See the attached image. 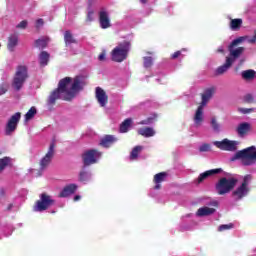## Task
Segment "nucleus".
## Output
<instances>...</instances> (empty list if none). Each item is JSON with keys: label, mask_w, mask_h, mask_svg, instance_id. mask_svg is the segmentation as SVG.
I'll return each mask as SVG.
<instances>
[{"label": "nucleus", "mask_w": 256, "mask_h": 256, "mask_svg": "<svg viewBox=\"0 0 256 256\" xmlns=\"http://www.w3.org/2000/svg\"><path fill=\"white\" fill-rule=\"evenodd\" d=\"M64 41L66 46L73 45V43H77V40L75 39V37H73V34L69 30L65 31L64 33Z\"/></svg>", "instance_id": "obj_28"}, {"label": "nucleus", "mask_w": 256, "mask_h": 256, "mask_svg": "<svg viewBox=\"0 0 256 256\" xmlns=\"http://www.w3.org/2000/svg\"><path fill=\"white\" fill-rule=\"evenodd\" d=\"M59 99H63V94L59 88H56L50 93L47 99V105H49V107H53V105H55Z\"/></svg>", "instance_id": "obj_15"}, {"label": "nucleus", "mask_w": 256, "mask_h": 256, "mask_svg": "<svg viewBox=\"0 0 256 256\" xmlns=\"http://www.w3.org/2000/svg\"><path fill=\"white\" fill-rule=\"evenodd\" d=\"M132 124H133V119L131 118L125 119L120 124V128H119L120 133H127V131H129V128L131 127Z\"/></svg>", "instance_id": "obj_26"}, {"label": "nucleus", "mask_w": 256, "mask_h": 256, "mask_svg": "<svg viewBox=\"0 0 256 256\" xmlns=\"http://www.w3.org/2000/svg\"><path fill=\"white\" fill-rule=\"evenodd\" d=\"M77 191V185L76 184H69L63 188V190L59 193V197L65 198L69 197V195H73Z\"/></svg>", "instance_id": "obj_20"}, {"label": "nucleus", "mask_w": 256, "mask_h": 256, "mask_svg": "<svg viewBox=\"0 0 256 256\" xmlns=\"http://www.w3.org/2000/svg\"><path fill=\"white\" fill-rule=\"evenodd\" d=\"M113 143H117V138L113 135H106L100 141V145L106 148H109Z\"/></svg>", "instance_id": "obj_22"}, {"label": "nucleus", "mask_w": 256, "mask_h": 256, "mask_svg": "<svg viewBox=\"0 0 256 256\" xmlns=\"http://www.w3.org/2000/svg\"><path fill=\"white\" fill-rule=\"evenodd\" d=\"M129 51H131V41L124 40L111 51V60L114 63H123L129 57Z\"/></svg>", "instance_id": "obj_3"}, {"label": "nucleus", "mask_w": 256, "mask_h": 256, "mask_svg": "<svg viewBox=\"0 0 256 256\" xmlns=\"http://www.w3.org/2000/svg\"><path fill=\"white\" fill-rule=\"evenodd\" d=\"M49 45V37H42L35 41V47L45 49Z\"/></svg>", "instance_id": "obj_27"}, {"label": "nucleus", "mask_w": 256, "mask_h": 256, "mask_svg": "<svg viewBox=\"0 0 256 256\" xmlns=\"http://www.w3.org/2000/svg\"><path fill=\"white\" fill-rule=\"evenodd\" d=\"M210 125L213 131H215L216 133H219L221 131V125L219 124V122H217V118L212 117Z\"/></svg>", "instance_id": "obj_33"}, {"label": "nucleus", "mask_w": 256, "mask_h": 256, "mask_svg": "<svg viewBox=\"0 0 256 256\" xmlns=\"http://www.w3.org/2000/svg\"><path fill=\"white\" fill-rule=\"evenodd\" d=\"M37 115V108H35V106H32L28 112L25 114V120L26 121H31V119H33V117H35Z\"/></svg>", "instance_id": "obj_32"}, {"label": "nucleus", "mask_w": 256, "mask_h": 256, "mask_svg": "<svg viewBox=\"0 0 256 256\" xmlns=\"http://www.w3.org/2000/svg\"><path fill=\"white\" fill-rule=\"evenodd\" d=\"M102 153L97 149H90L82 154L83 169L95 165L101 159Z\"/></svg>", "instance_id": "obj_9"}, {"label": "nucleus", "mask_w": 256, "mask_h": 256, "mask_svg": "<svg viewBox=\"0 0 256 256\" xmlns=\"http://www.w3.org/2000/svg\"><path fill=\"white\" fill-rule=\"evenodd\" d=\"M98 59H99V61H105V59H106L105 52L100 53L99 56H98Z\"/></svg>", "instance_id": "obj_46"}, {"label": "nucleus", "mask_w": 256, "mask_h": 256, "mask_svg": "<svg viewBox=\"0 0 256 256\" xmlns=\"http://www.w3.org/2000/svg\"><path fill=\"white\" fill-rule=\"evenodd\" d=\"M143 151L142 146H136L132 149L131 154H130V159L135 160L137 157H139V152Z\"/></svg>", "instance_id": "obj_34"}, {"label": "nucleus", "mask_w": 256, "mask_h": 256, "mask_svg": "<svg viewBox=\"0 0 256 256\" xmlns=\"http://www.w3.org/2000/svg\"><path fill=\"white\" fill-rule=\"evenodd\" d=\"M245 41V37H239L234 39L228 46L229 56L226 57V61L222 66H219L216 69V75H223V73H227L229 69H231V66L239 57L245 53V47H237V45L243 43Z\"/></svg>", "instance_id": "obj_1"}, {"label": "nucleus", "mask_w": 256, "mask_h": 256, "mask_svg": "<svg viewBox=\"0 0 256 256\" xmlns=\"http://www.w3.org/2000/svg\"><path fill=\"white\" fill-rule=\"evenodd\" d=\"M209 205H211V207H219V202L212 201V202L209 203Z\"/></svg>", "instance_id": "obj_50"}, {"label": "nucleus", "mask_w": 256, "mask_h": 256, "mask_svg": "<svg viewBox=\"0 0 256 256\" xmlns=\"http://www.w3.org/2000/svg\"><path fill=\"white\" fill-rule=\"evenodd\" d=\"M153 121H155V117H148L147 119L140 121L138 125H151Z\"/></svg>", "instance_id": "obj_38"}, {"label": "nucleus", "mask_w": 256, "mask_h": 256, "mask_svg": "<svg viewBox=\"0 0 256 256\" xmlns=\"http://www.w3.org/2000/svg\"><path fill=\"white\" fill-rule=\"evenodd\" d=\"M248 43H256V31L254 32V36L248 40Z\"/></svg>", "instance_id": "obj_49"}, {"label": "nucleus", "mask_w": 256, "mask_h": 256, "mask_svg": "<svg viewBox=\"0 0 256 256\" xmlns=\"http://www.w3.org/2000/svg\"><path fill=\"white\" fill-rule=\"evenodd\" d=\"M199 151L200 153H207L209 151H211V144H202L200 147H199Z\"/></svg>", "instance_id": "obj_37"}, {"label": "nucleus", "mask_w": 256, "mask_h": 256, "mask_svg": "<svg viewBox=\"0 0 256 256\" xmlns=\"http://www.w3.org/2000/svg\"><path fill=\"white\" fill-rule=\"evenodd\" d=\"M82 83L79 76H76L74 79L65 77L59 81L57 89L63 94L64 101H71L83 89Z\"/></svg>", "instance_id": "obj_2"}, {"label": "nucleus", "mask_w": 256, "mask_h": 256, "mask_svg": "<svg viewBox=\"0 0 256 256\" xmlns=\"http://www.w3.org/2000/svg\"><path fill=\"white\" fill-rule=\"evenodd\" d=\"M249 131H251V124L247 122L240 123L236 128V132L239 135V137H245V135H247Z\"/></svg>", "instance_id": "obj_19"}, {"label": "nucleus", "mask_w": 256, "mask_h": 256, "mask_svg": "<svg viewBox=\"0 0 256 256\" xmlns=\"http://www.w3.org/2000/svg\"><path fill=\"white\" fill-rule=\"evenodd\" d=\"M7 93V88L5 86L1 85L0 86V95H5Z\"/></svg>", "instance_id": "obj_48"}, {"label": "nucleus", "mask_w": 256, "mask_h": 256, "mask_svg": "<svg viewBox=\"0 0 256 256\" xmlns=\"http://www.w3.org/2000/svg\"><path fill=\"white\" fill-rule=\"evenodd\" d=\"M49 57H50V55H49V52H47V51H42L40 53L39 61H40L41 67H45L46 65H48Z\"/></svg>", "instance_id": "obj_29"}, {"label": "nucleus", "mask_w": 256, "mask_h": 256, "mask_svg": "<svg viewBox=\"0 0 256 256\" xmlns=\"http://www.w3.org/2000/svg\"><path fill=\"white\" fill-rule=\"evenodd\" d=\"M28 79L29 68H27V66L25 65L17 66L16 72L12 80V88L14 89V91H21Z\"/></svg>", "instance_id": "obj_5"}, {"label": "nucleus", "mask_w": 256, "mask_h": 256, "mask_svg": "<svg viewBox=\"0 0 256 256\" xmlns=\"http://www.w3.org/2000/svg\"><path fill=\"white\" fill-rule=\"evenodd\" d=\"M241 25H243V20L241 18L232 19L230 22V29H232V31H237L241 29Z\"/></svg>", "instance_id": "obj_30"}, {"label": "nucleus", "mask_w": 256, "mask_h": 256, "mask_svg": "<svg viewBox=\"0 0 256 256\" xmlns=\"http://www.w3.org/2000/svg\"><path fill=\"white\" fill-rule=\"evenodd\" d=\"M21 121V112H16L8 120L5 127V135H12L17 130V125Z\"/></svg>", "instance_id": "obj_12"}, {"label": "nucleus", "mask_w": 256, "mask_h": 256, "mask_svg": "<svg viewBox=\"0 0 256 256\" xmlns=\"http://www.w3.org/2000/svg\"><path fill=\"white\" fill-rule=\"evenodd\" d=\"M143 61L145 69H151V67H153V57L145 56L143 57Z\"/></svg>", "instance_id": "obj_35"}, {"label": "nucleus", "mask_w": 256, "mask_h": 256, "mask_svg": "<svg viewBox=\"0 0 256 256\" xmlns=\"http://www.w3.org/2000/svg\"><path fill=\"white\" fill-rule=\"evenodd\" d=\"M169 174L167 172H160L154 175L153 183H155L154 189L157 191L161 189V183L167 181Z\"/></svg>", "instance_id": "obj_18"}, {"label": "nucleus", "mask_w": 256, "mask_h": 256, "mask_svg": "<svg viewBox=\"0 0 256 256\" xmlns=\"http://www.w3.org/2000/svg\"><path fill=\"white\" fill-rule=\"evenodd\" d=\"M0 197L1 201H5V189L3 188L0 189Z\"/></svg>", "instance_id": "obj_47"}, {"label": "nucleus", "mask_w": 256, "mask_h": 256, "mask_svg": "<svg viewBox=\"0 0 256 256\" xmlns=\"http://www.w3.org/2000/svg\"><path fill=\"white\" fill-rule=\"evenodd\" d=\"M216 53H225V50L223 49V46L219 47L217 50H216Z\"/></svg>", "instance_id": "obj_51"}, {"label": "nucleus", "mask_w": 256, "mask_h": 256, "mask_svg": "<svg viewBox=\"0 0 256 256\" xmlns=\"http://www.w3.org/2000/svg\"><path fill=\"white\" fill-rule=\"evenodd\" d=\"M141 3H147V0H140Z\"/></svg>", "instance_id": "obj_54"}, {"label": "nucleus", "mask_w": 256, "mask_h": 256, "mask_svg": "<svg viewBox=\"0 0 256 256\" xmlns=\"http://www.w3.org/2000/svg\"><path fill=\"white\" fill-rule=\"evenodd\" d=\"M45 25V21H43V18L37 19L36 20V29H41Z\"/></svg>", "instance_id": "obj_43"}, {"label": "nucleus", "mask_w": 256, "mask_h": 256, "mask_svg": "<svg viewBox=\"0 0 256 256\" xmlns=\"http://www.w3.org/2000/svg\"><path fill=\"white\" fill-rule=\"evenodd\" d=\"M251 179V175L244 176L242 185H244V187H249V182L251 181Z\"/></svg>", "instance_id": "obj_42"}, {"label": "nucleus", "mask_w": 256, "mask_h": 256, "mask_svg": "<svg viewBox=\"0 0 256 256\" xmlns=\"http://www.w3.org/2000/svg\"><path fill=\"white\" fill-rule=\"evenodd\" d=\"M238 111H239V113H243V115H247L249 113H253V111H255V109H253V108H239Z\"/></svg>", "instance_id": "obj_40"}, {"label": "nucleus", "mask_w": 256, "mask_h": 256, "mask_svg": "<svg viewBox=\"0 0 256 256\" xmlns=\"http://www.w3.org/2000/svg\"><path fill=\"white\" fill-rule=\"evenodd\" d=\"M0 47H1V44H0Z\"/></svg>", "instance_id": "obj_55"}, {"label": "nucleus", "mask_w": 256, "mask_h": 256, "mask_svg": "<svg viewBox=\"0 0 256 256\" xmlns=\"http://www.w3.org/2000/svg\"><path fill=\"white\" fill-rule=\"evenodd\" d=\"M222 172H223V169L221 168L205 171L198 176L197 181L198 183H203V181H205V179H208V177H213V175H219V173H222Z\"/></svg>", "instance_id": "obj_17"}, {"label": "nucleus", "mask_w": 256, "mask_h": 256, "mask_svg": "<svg viewBox=\"0 0 256 256\" xmlns=\"http://www.w3.org/2000/svg\"><path fill=\"white\" fill-rule=\"evenodd\" d=\"M213 145H215V147L221 151H237V145H239V142L226 138L222 141H214Z\"/></svg>", "instance_id": "obj_11"}, {"label": "nucleus", "mask_w": 256, "mask_h": 256, "mask_svg": "<svg viewBox=\"0 0 256 256\" xmlns=\"http://www.w3.org/2000/svg\"><path fill=\"white\" fill-rule=\"evenodd\" d=\"M87 23H91L93 21V11H89L86 17Z\"/></svg>", "instance_id": "obj_44"}, {"label": "nucleus", "mask_w": 256, "mask_h": 256, "mask_svg": "<svg viewBox=\"0 0 256 256\" xmlns=\"http://www.w3.org/2000/svg\"><path fill=\"white\" fill-rule=\"evenodd\" d=\"M238 182L237 178L222 177L215 184V191L218 195H227V193H231L235 189Z\"/></svg>", "instance_id": "obj_6"}, {"label": "nucleus", "mask_w": 256, "mask_h": 256, "mask_svg": "<svg viewBox=\"0 0 256 256\" xmlns=\"http://www.w3.org/2000/svg\"><path fill=\"white\" fill-rule=\"evenodd\" d=\"M256 72L253 69L244 70L241 72V77L244 81H253L255 79Z\"/></svg>", "instance_id": "obj_25"}, {"label": "nucleus", "mask_w": 256, "mask_h": 256, "mask_svg": "<svg viewBox=\"0 0 256 256\" xmlns=\"http://www.w3.org/2000/svg\"><path fill=\"white\" fill-rule=\"evenodd\" d=\"M55 200L47 193L40 194V199L37 200L33 206V211L42 213V211H47L49 207H53Z\"/></svg>", "instance_id": "obj_8"}, {"label": "nucleus", "mask_w": 256, "mask_h": 256, "mask_svg": "<svg viewBox=\"0 0 256 256\" xmlns=\"http://www.w3.org/2000/svg\"><path fill=\"white\" fill-rule=\"evenodd\" d=\"M95 97L100 105V107H106L109 103V96L107 95V92L103 90L101 87H96L95 89Z\"/></svg>", "instance_id": "obj_14"}, {"label": "nucleus", "mask_w": 256, "mask_h": 256, "mask_svg": "<svg viewBox=\"0 0 256 256\" xmlns=\"http://www.w3.org/2000/svg\"><path fill=\"white\" fill-rule=\"evenodd\" d=\"M172 59H177L179 57H181V51H176L172 54Z\"/></svg>", "instance_id": "obj_45"}, {"label": "nucleus", "mask_w": 256, "mask_h": 256, "mask_svg": "<svg viewBox=\"0 0 256 256\" xmlns=\"http://www.w3.org/2000/svg\"><path fill=\"white\" fill-rule=\"evenodd\" d=\"M27 25H29V22L27 20H22L18 25H16V29H27Z\"/></svg>", "instance_id": "obj_39"}, {"label": "nucleus", "mask_w": 256, "mask_h": 256, "mask_svg": "<svg viewBox=\"0 0 256 256\" xmlns=\"http://www.w3.org/2000/svg\"><path fill=\"white\" fill-rule=\"evenodd\" d=\"M245 103H255V98L251 94L244 96Z\"/></svg>", "instance_id": "obj_41"}, {"label": "nucleus", "mask_w": 256, "mask_h": 256, "mask_svg": "<svg viewBox=\"0 0 256 256\" xmlns=\"http://www.w3.org/2000/svg\"><path fill=\"white\" fill-rule=\"evenodd\" d=\"M213 95H215V87H210L204 90V93L201 95L202 101L194 115L195 125L199 126L201 123H203V109H205V106L209 103V101H211Z\"/></svg>", "instance_id": "obj_4"}, {"label": "nucleus", "mask_w": 256, "mask_h": 256, "mask_svg": "<svg viewBox=\"0 0 256 256\" xmlns=\"http://www.w3.org/2000/svg\"><path fill=\"white\" fill-rule=\"evenodd\" d=\"M91 179V174L85 170V168H82V170L79 173V181L80 183H87Z\"/></svg>", "instance_id": "obj_31"}, {"label": "nucleus", "mask_w": 256, "mask_h": 256, "mask_svg": "<svg viewBox=\"0 0 256 256\" xmlns=\"http://www.w3.org/2000/svg\"><path fill=\"white\" fill-rule=\"evenodd\" d=\"M55 157V141H52L49 145L48 151L45 156L40 160V171H45L49 165H51V161Z\"/></svg>", "instance_id": "obj_10"}, {"label": "nucleus", "mask_w": 256, "mask_h": 256, "mask_svg": "<svg viewBox=\"0 0 256 256\" xmlns=\"http://www.w3.org/2000/svg\"><path fill=\"white\" fill-rule=\"evenodd\" d=\"M11 209H13V204H9V206L6 209V211H11Z\"/></svg>", "instance_id": "obj_52"}, {"label": "nucleus", "mask_w": 256, "mask_h": 256, "mask_svg": "<svg viewBox=\"0 0 256 256\" xmlns=\"http://www.w3.org/2000/svg\"><path fill=\"white\" fill-rule=\"evenodd\" d=\"M249 191V187L245 186V184H241L232 192V197L234 201H241V199L249 195Z\"/></svg>", "instance_id": "obj_13"}, {"label": "nucleus", "mask_w": 256, "mask_h": 256, "mask_svg": "<svg viewBox=\"0 0 256 256\" xmlns=\"http://www.w3.org/2000/svg\"><path fill=\"white\" fill-rule=\"evenodd\" d=\"M235 159H240L242 161V165H245L246 167L255 165V163H256V147L250 146L246 149L236 152Z\"/></svg>", "instance_id": "obj_7"}, {"label": "nucleus", "mask_w": 256, "mask_h": 256, "mask_svg": "<svg viewBox=\"0 0 256 256\" xmlns=\"http://www.w3.org/2000/svg\"><path fill=\"white\" fill-rule=\"evenodd\" d=\"M19 45V36L12 34L8 37L7 49L11 52L15 51V47Z\"/></svg>", "instance_id": "obj_21"}, {"label": "nucleus", "mask_w": 256, "mask_h": 256, "mask_svg": "<svg viewBox=\"0 0 256 256\" xmlns=\"http://www.w3.org/2000/svg\"><path fill=\"white\" fill-rule=\"evenodd\" d=\"M138 135H141L142 137H155V130L152 127H143L138 129L137 131Z\"/></svg>", "instance_id": "obj_23"}, {"label": "nucleus", "mask_w": 256, "mask_h": 256, "mask_svg": "<svg viewBox=\"0 0 256 256\" xmlns=\"http://www.w3.org/2000/svg\"><path fill=\"white\" fill-rule=\"evenodd\" d=\"M234 225L233 223L230 224H222L218 227V231L223 232V231H229V229H233Z\"/></svg>", "instance_id": "obj_36"}, {"label": "nucleus", "mask_w": 256, "mask_h": 256, "mask_svg": "<svg viewBox=\"0 0 256 256\" xmlns=\"http://www.w3.org/2000/svg\"><path fill=\"white\" fill-rule=\"evenodd\" d=\"M215 208H209L207 206L201 207L197 210L196 215L197 217H207L209 215H213L215 213Z\"/></svg>", "instance_id": "obj_24"}, {"label": "nucleus", "mask_w": 256, "mask_h": 256, "mask_svg": "<svg viewBox=\"0 0 256 256\" xmlns=\"http://www.w3.org/2000/svg\"><path fill=\"white\" fill-rule=\"evenodd\" d=\"M99 24L101 29H109V27H111V20L109 19V14L107 12H99Z\"/></svg>", "instance_id": "obj_16"}, {"label": "nucleus", "mask_w": 256, "mask_h": 256, "mask_svg": "<svg viewBox=\"0 0 256 256\" xmlns=\"http://www.w3.org/2000/svg\"><path fill=\"white\" fill-rule=\"evenodd\" d=\"M79 199H81V196H79V195H76V196L74 197V201H79Z\"/></svg>", "instance_id": "obj_53"}]
</instances>
